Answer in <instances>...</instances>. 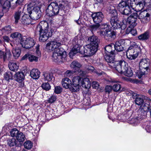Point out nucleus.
Returning <instances> with one entry per match:
<instances>
[{
    "instance_id": "nucleus-1",
    "label": "nucleus",
    "mask_w": 151,
    "mask_h": 151,
    "mask_svg": "<svg viewBox=\"0 0 151 151\" xmlns=\"http://www.w3.org/2000/svg\"><path fill=\"white\" fill-rule=\"evenodd\" d=\"M61 44L54 39L48 42L46 45V48L51 52L53 50L52 60L55 62H64L65 60L66 53L62 48H59Z\"/></svg>"
},
{
    "instance_id": "nucleus-2",
    "label": "nucleus",
    "mask_w": 151,
    "mask_h": 151,
    "mask_svg": "<svg viewBox=\"0 0 151 151\" xmlns=\"http://www.w3.org/2000/svg\"><path fill=\"white\" fill-rule=\"evenodd\" d=\"M48 26L47 22L46 21H42L40 24L37 27V29H39L40 37L39 40L41 42H44L47 41L48 38L52 35V32L48 29H43L42 27H47Z\"/></svg>"
},
{
    "instance_id": "nucleus-3",
    "label": "nucleus",
    "mask_w": 151,
    "mask_h": 151,
    "mask_svg": "<svg viewBox=\"0 0 151 151\" xmlns=\"http://www.w3.org/2000/svg\"><path fill=\"white\" fill-rule=\"evenodd\" d=\"M63 4H59L58 6L57 3L52 2L48 6L46 12L50 16H55L58 14L61 15L62 13L60 12L62 11V9H63Z\"/></svg>"
},
{
    "instance_id": "nucleus-4",
    "label": "nucleus",
    "mask_w": 151,
    "mask_h": 151,
    "mask_svg": "<svg viewBox=\"0 0 151 151\" xmlns=\"http://www.w3.org/2000/svg\"><path fill=\"white\" fill-rule=\"evenodd\" d=\"M133 44L127 51V58L130 60L135 59L137 57L138 53L141 52V49L139 46L137 45L135 42Z\"/></svg>"
},
{
    "instance_id": "nucleus-5",
    "label": "nucleus",
    "mask_w": 151,
    "mask_h": 151,
    "mask_svg": "<svg viewBox=\"0 0 151 151\" xmlns=\"http://www.w3.org/2000/svg\"><path fill=\"white\" fill-rule=\"evenodd\" d=\"M35 5V3L33 1L30 2L29 4V17L33 20L38 19L41 16L40 8L37 6H33Z\"/></svg>"
},
{
    "instance_id": "nucleus-6",
    "label": "nucleus",
    "mask_w": 151,
    "mask_h": 151,
    "mask_svg": "<svg viewBox=\"0 0 151 151\" xmlns=\"http://www.w3.org/2000/svg\"><path fill=\"white\" fill-rule=\"evenodd\" d=\"M127 94L129 96L132 95L133 98L135 99L134 101L135 104L138 106H143L145 100H149L150 99L145 95H140L136 93H134L131 91H130Z\"/></svg>"
},
{
    "instance_id": "nucleus-7",
    "label": "nucleus",
    "mask_w": 151,
    "mask_h": 151,
    "mask_svg": "<svg viewBox=\"0 0 151 151\" xmlns=\"http://www.w3.org/2000/svg\"><path fill=\"white\" fill-rule=\"evenodd\" d=\"M82 41L81 37L78 36L76 37L73 40V44L75 45L69 53V56L71 58H72L75 54L78 53H83V52L80 50Z\"/></svg>"
},
{
    "instance_id": "nucleus-8",
    "label": "nucleus",
    "mask_w": 151,
    "mask_h": 151,
    "mask_svg": "<svg viewBox=\"0 0 151 151\" xmlns=\"http://www.w3.org/2000/svg\"><path fill=\"white\" fill-rule=\"evenodd\" d=\"M110 12L115 15L111 16L110 19V22L111 25L114 29H118L120 28V22L118 20L116 10L114 9Z\"/></svg>"
},
{
    "instance_id": "nucleus-9",
    "label": "nucleus",
    "mask_w": 151,
    "mask_h": 151,
    "mask_svg": "<svg viewBox=\"0 0 151 151\" xmlns=\"http://www.w3.org/2000/svg\"><path fill=\"white\" fill-rule=\"evenodd\" d=\"M98 48V47L89 44L83 47V53L87 56H92L97 52Z\"/></svg>"
},
{
    "instance_id": "nucleus-10",
    "label": "nucleus",
    "mask_w": 151,
    "mask_h": 151,
    "mask_svg": "<svg viewBox=\"0 0 151 151\" xmlns=\"http://www.w3.org/2000/svg\"><path fill=\"white\" fill-rule=\"evenodd\" d=\"M11 136L15 137L18 141L20 142H23L25 140V137L23 133L18 130L16 128H14L10 132Z\"/></svg>"
},
{
    "instance_id": "nucleus-11",
    "label": "nucleus",
    "mask_w": 151,
    "mask_h": 151,
    "mask_svg": "<svg viewBox=\"0 0 151 151\" xmlns=\"http://www.w3.org/2000/svg\"><path fill=\"white\" fill-rule=\"evenodd\" d=\"M113 64V66H111L114 68L116 70L120 73H122V71L124 70V68L126 65L127 66V64H126V62L124 60H120L119 61H115L114 63L112 64Z\"/></svg>"
},
{
    "instance_id": "nucleus-12",
    "label": "nucleus",
    "mask_w": 151,
    "mask_h": 151,
    "mask_svg": "<svg viewBox=\"0 0 151 151\" xmlns=\"http://www.w3.org/2000/svg\"><path fill=\"white\" fill-rule=\"evenodd\" d=\"M149 108V106L148 104H144L143 106H141L137 111L138 118L141 120L146 117L147 111Z\"/></svg>"
},
{
    "instance_id": "nucleus-13",
    "label": "nucleus",
    "mask_w": 151,
    "mask_h": 151,
    "mask_svg": "<svg viewBox=\"0 0 151 151\" xmlns=\"http://www.w3.org/2000/svg\"><path fill=\"white\" fill-rule=\"evenodd\" d=\"M138 14L137 12L132 14L127 19V23H128L131 27H134L136 26Z\"/></svg>"
},
{
    "instance_id": "nucleus-14",
    "label": "nucleus",
    "mask_w": 151,
    "mask_h": 151,
    "mask_svg": "<svg viewBox=\"0 0 151 151\" xmlns=\"http://www.w3.org/2000/svg\"><path fill=\"white\" fill-rule=\"evenodd\" d=\"M94 22L99 24L102 22L104 16L101 12H95L91 15Z\"/></svg>"
},
{
    "instance_id": "nucleus-15",
    "label": "nucleus",
    "mask_w": 151,
    "mask_h": 151,
    "mask_svg": "<svg viewBox=\"0 0 151 151\" xmlns=\"http://www.w3.org/2000/svg\"><path fill=\"white\" fill-rule=\"evenodd\" d=\"M102 34L105 39L109 41H113L116 37V33L111 29L106 32H102Z\"/></svg>"
},
{
    "instance_id": "nucleus-16",
    "label": "nucleus",
    "mask_w": 151,
    "mask_h": 151,
    "mask_svg": "<svg viewBox=\"0 0 151 151\" xmlns=\"http://www.w3.org/2000/svg\"><path fill=\"white\" fill-rule=\"evenodd\" d=\"M150 65V60L148 59H141L139 64V69L141 70L143 69L147 71Z\"/></svg>"
},
{
    "instance_id": "nucleus-17",
    "label": "nucleus",
    "mask_w": 151,
    "mask_h": 151,
    "mask_svg": "<svg viewBox=\"0 0 151 151\" xmlns=\"http://www.w3.org/2000/svg\"><path fill=\"white\" fill-rule=\"evenodd\" d=\"M12 55L10 50L4 52L0 50V59H2L4 62L11 59Z\"/></svg>"
},
{
    "instance_id": "nucleus-18",
    "label": "nucleus",
    "mask_w": 151,
    "mask_h": 151,
    "mask_svg": "<svg viewBox=\"0 0 151 151\" xmlns=\"http://www.w3.org/2000/svg\"><path fill=\"white\" fill-rule=\"evenodd\" d=\"M124 40L123 39L117 41L115 44H114V49L119 52L122 51L124 50Z\"/></svg>"
},
{
    "instance_id": "nucleus-19",
    "label": "nucleus",
    "mask_w": 151,
    "mask_h": 151,
    "mask_svg": "<svg viewBox=\"0 0 151 151\" xmlns=\"http://www.w3.org/2000/svg\"><path fill=\"white\" fill-rule=\"evenodd\" d=\"M100 31L98 33L101 36H103L102 32H106L111 29L110 26L107 23H101L100 24Z\"/></svg>"
},
{
    "instance_id": "nucleus-20",
    "label": "nucleus",
    "mask_w": 151,
    "mask_h": 151,
    "mask_svg": "<svg viewBox=\"0 0 151 151\" xmlns=\"http://www.w3.org/2000/svg\"><path fill=\"white\" fill-rule=\"evenodd\" d=\"M104 58L106 61L108 63V65L111 67L113 66V64H112L114 63L115 62L114 54H105L104 56Z\"/></svg>"
},
{
    "instance_id": "nucleus-21",
    "label": "nucleus",
    "mask_w": 151,
    "mask_h": 151,
    "mask_svg": "<svg viewBox=\"0 0 151 151\" xmlns=\"http://www.w3.org/2000/svg\"><path fill=\"white\" fill-rule=\"evenodd\" d=\"M88 40L90 42V44L98 47L99 40L97 36L95 35L90 36L88 38Z\"/></svg>"
},
{
    "instance_id": "nucleus-22",
    "label": "nucleus",
    "mask_w": 151,
    "mask_h": 151,
    "mask_svg": "<svg viewBox=\"0 0 151 151\" xmlns=\"http://www.w3.org/2000/svg\"><path fill=\"white\" fill-rule=\"evenodd\" d=\"M104 49L105 54H114L115 51L114 44L112 43L106 46L104 48Z\"/></svg>"
},
{
    "instance_id": "nucleus-23",
    "label": "nucleus",
    "mask_w": 151,
    "mask_h": 151,
    "mask_svg": "<svg viewBox=\"0 0 151 151\" xmlns=\"http://www.w3.org/2000/svg\"><path fill=\"white\" fill-rule=\"evenodd\" d=\"M81 66V64L76 61H73L71 63L70 65V67L71 69L76 72L78 71V70H79Z\"/></svg>"
},
{
    "instance_id": "nucleus-24",
    "label": "nucleus",
    "mask_w": 151,
    "mask_h": 151,
    "mask_svg": "<svg viewBox=\"0 0 151 151\" xmlns=\"http://www.w3.org/2000/svg\"><path fill=\"white\" fill-rule=\"evenodd\" d=\"M40 72L37 69H33L30 71V76L33 79H37L40 77Z\"/></svg>"
},
{
    "instance_id": "nucleus-25",
    "label": "nucleus",
    "mask_w": 151,
    "mask_h": 151,
    "mask_svg": "<svg viewBox=\"0 0 151 151\" xmlns=\"http://www.w3.org/2000/svg\"><path fill=\"white\" fill-rule=\"evenodd\" d=\"M43 76V79L45 81H52L53 78L52 74L48 72H44Z\"/></svg>"
},
{
    "instance_id": "nucleus-26",
    "label": "nucleus",
    "mask_w": 151,
    "mask_h": 151,
    "mask_svg": "<svg viewBox=\"0 0 151 151\" xmlns=\"http://www.w3.org/2000/svg\"><path fill=\"white\" fill-rule=\"evenodd\" d=\"M62 84L63 86L65 88H70L71 84V81L68 78H65L62 80Z\"/></svg>"
},
{
    "instance_id": "nucleus-27",
    "label": "nucleus",
    "mask_w": 151,
    "mask_h": 151,
    "mask_svg": "<svg viewBox=\"0 0 151 151\" xmlns=\"http://www.w3.org/2000/svg\"><path fill=\"white\" fill-rule=\"evenodd\" d=\"M24 75L22 72H18L14 75V78L16 80L19 82H21L23 80Z\"/></svg>"
},
{
    "instance_id": "nucleus-28",
    "label": "nucleus",
    "mask_w": 151,
    "mask_h": 151,
    "mask_svg": "<svg viewBox=\"0 0 151 151\" xmlns=\"http://www.w3.org/2000/svg\"><path fill=\"white\" fill-rule=\"evenodd\" d=\"M126 65L124 68V70L122 71L121 74L123 73L125 76L128 77H131L133 75V73L132 69L130 67H128Z\"/></svg>"
},
{
    "instance_id": "nucleus-29",
    "label": "nucleus",
    "mask_w": 151,
    "mask_h": 151,
    "mask_svg": "<svg viewBox=\"0 0 151 151\" xmlns=\"http://www.w3.org/2000/svg\"><path fill=\"white\" fill-rule=\"evenodd\" d=\"M149 37L150 35L149 32L146 31L139 35L138 37V38L139 40L143 41L148 40Z\"/></svg>"
},
{
    "instance_id": "nucleus-30",
    "label": "nucleus",
    "mask_w": 151,
    "mask_h": 151,
    "mask_svg": "<svg viewBox=\"0 0 151 151\" xmlns=\"http://www.w3.org/2000/svg\"><path fill=\"white\" fill-rule=\"evenodd\" d=\"M81 85L83 88H89L91 86V82L88 78H85L82 80L81 81Z\"/></svg>"
},
{
    "instance_id": "nucleus-31",
    "label": "nucleus",
    "mask_w": 151,
    "mask_h": 151,
    "mask_svg": "<svg viewBox=\"0 0 151 151\" xmlns=\"http://www.w3.org/2000/svg\"><path fill=\"white\" fill-rule=\"evenodd\" d=\"M135 8L137 11L139 12L141 11L144 8L145 4L144 0H139V1L136 4Z\"/></svg>"
},
{
    "instance_id": "nucleus-32",
    "label": "nucleus",
    "mask_w": 151,
    "mask_h": 151,
    "mask_svg": "<svg viewBox=\"0 0 151 151\" xmlns=\"http://www.w3.org/2000/svg\"><path fill=\"white\" fill-rule=\"evenodd\" d=\"M7 144L10 147L15 146L16 147L19 146V143L16 139L14 138L9 139L7 140Z\"/></svg>"
},
{
    "instance_id": "nucleus-33",
    "label": "nucleus",
    "mask_w": 151,
    "mask_h": 151,
    "mask_svg": "<svg viewBox=\"0 0 151 151\" xmlns=\"http://www.w3.org/2000/svg\"><path fill=\"white\" fill-rule=\"evenodd\" d=\"M21 52V50L18 48H14L12 50L13 56L15 59L18 58L20 56Z\"/></svg>"
},
{
    "instance_id": "nucleus-34",
    "label": "nucleus",
    "mask_w": 151,
    "mask_h": 151,
    "mask_svg": "<svg viewBox=\"0 0 151 151\" xmlns=\"http://www.w3.org/2000/svg\"><path fill=\"white\" fill-rule=\"evenodd\" d=\"M9 69L14 71H16L19 68V66L16 63L9 62Z\"/></svg>"
},
{
    "instance_id": "nucleus-35",
    "label": "nucleus",
    "mask_w": 151,
    "mask_h": 151,
    "mask_svg": "<svg viewBox=\"0 0 151 151\" xmlns=\"http://www.w3.org/2000/svg\"><path fill=\"white\" fill-rule=\"evenodd\" d=\"M131 8L129 6H126L125 7L122 9V11H119L122 14L125 15H128L131 13Z\"/></svg>"
},
{
    "instance_id": "nucleus-36",
    "label": "nucleus",
    "mask_w": 151,
    "mask_h": 151,
    "mask_svg": "<svg viewBox=\"0 0 151 151\" xmlns=\"http://www.w3.org/2000/svg\"><path fill=\"white\" fill-rule=\"evenodd\" d=\"M127 6L126 0H122L119 3L117 9L119 11H122V9Z\"/></svg>"
},
{
    "instance_id": "nucleus-37",
    "label": "nucleus",
    "mask_w": 151,
    "mask_h": 151,
    "mask_svg": "<svg viewBox=\"0 0 151 151\" xmlns=\"http://www.w3.org/2000/svg\"><path fill=\"white\" fill-rule=\"evenodd\" d=\"M10 37L13 38H17L21 41L22 39V35L18 32H15L12 34Z\"/></svg>"
},
{
    "instance_id": "nucleus-38",
    "label": "nucleus",
    "mask_w": 151,
    "mask_h": 151,
    "mask_svg": "<svg viewBox=\"0 0 151 151\" xmlns=\"http://www.w3.org/2000/svg\"><path fill=\"white\" fill-rule=\"evenodd\" d=\"M70 90L73 92H77L79 91L80 85L78 84H75L73 83V84L70 86Z\"/></svg>"
},
{
    "instance_id": "nucleus-39",
    "label": "nucleus",
    "mask_w": 151,
    "mask_h": 151,
    "mask_svg": "<svg viewBox=\"0 0 151 151\" xmlns=\"http://www.w3.org/2000/svg\"><path fill=\"white\" fill-rule=\"evenodd\" d=\"M21 13V11L19 10L17 12H16L15 13L14 17L15 20V23L16 24L18 23L19 20L20 19Z\"/></svg>"
},
{
    "instance_id": "nucleus-40",
    "label": "nucleus",
    "mask_w": 151,
    "mask_h": 151,
    "mask_svg": "<svg viewBox=\"0 0 151 151\" xmlns=\"http://www.w3.org/2000/svg\"><path fill=\"white\" fill-rule=\"evenodd\" d=\"M100 24L96 23V24L90 25L89 26V28L91 32L93 33L95 32L99 28Z\"/></svg>"
},
{
    "instance_id": "nucleus-41",
    "label": "nucleus",
    "mask_w": 151,
    "mask_h": 151,
    "mask_svg": "<svg viewBox=\"0 0 151 151\" xmlns=\"http://www.w3.org/2000/svg\"><path fill=\"white\" fill-rule=\"evenodd\" d=\"M82 81L81 78L79 76H76L73 77V83L79 85L81 83Z\"/></svg>"
},
{
    "instance_id": "nucleus-42",
    "label": "nucleus",
    "mask_w": 151,
    "mask_h": 151,
    "mask_svg": "<svg viewBox=\"0 0 151 151\" xmlns=\"http://www.w3.org/2000/svg\"><path fill=\"white\" fill-rule=\"evenodd\" d=\"M21 21L22 23L24 24H28V15L25 14L22 17Z\"/></svg>"
},
{
    "instance_id": "nucleus-43",
    "label": "nucleus",
    "mask_w": 151,
    "mask_h": 151,
    "mask_svg": "<svg viewBox=\"0 0 151 151\" xmlns=\"http://www.w3.org/2000/svg\"><path fill=\"white\" fill-rule=\"evenodd\" d=\"M4 77L6 80L8 81L9 80L12 79L13 74L11 72L8 71L4 74Z\"/></svg>"
},
{
    "instance_id": "nucleus-44",
    "label": "nucleus",
    "mask_w": 151,
    "mask_h": 151,
    "mask_svg": "<svg viewBox=\"0 0 151 151\" xmlns=\"http://www.w3.org/2000/svg\"><path fill=\"white\" fill-rule=\"evenodd\" d=\"M150 14L147 12V14L145 16H144V18H141L140 19L141 22L143 23H147L150 19Z\"/></svg>"
},
{
    "instance_id": "nucleus-45",
    "label": "nucleus",
    "mask_w": 151,
    "mask_h": 151,
    "mask_svg": "<svg viewBox=\"0 0 151 151\" xmlns=\"http://www.w3.org/2000/svg\"><path fill=\"white\" fill-rule=\"evenodd\" d=\"M41 87L43 89L46 91H49L51 88L50 85L47 82L43 83L41 85Z\"/></svg>"
},
{
    "instance_id": "nucleus-46",
    "label": "nucleus",
    "mask_w": 151,
    "mask_h": 151,
    "mask_svg": "<svg viewBox=\"0 0 151 151\" xmlns=\"http://www.w3.org/2000/svg\"><path fill=\"white\" fill-rule=\"evenodd\" d=\"M21 44L22 46L26 49L28 48V40L26 38V40H23L21 42Z\"/></svg>"
},
{
    "instance_id": "nucleus-47",
    "label": "nucleus",
    "mask_w": 151,
    "mask_h": 151,
    "mask_svg": "<svg viewBox=\"0 0 151 151\" xmlns=\"http://www.w3.org/2000/svg\"><path fill=\"white\" fill-rule=\"evenodd\" d=\"M126 1L127 6L134 9V5L136 4V3H134L135 0H126Z\"/></svg>"
},
{
    "instance_id": "nucleus-48",
    "label": "nucleus",
    "mask_w": 151,
    "mask_h": 151,
    "mask_svg": "<svg viewBox=\"0 0 151 151\" xmlns=\"http://www.w3.org/2000/svg\"><path fill=\"white\" fill-rule=\"evenodd\" d=\"M121 88V85L118 83L114 84L112 87V90L115 92L119 91Z\"/></svg>"
},
{
    "instance_id": "nucleus-49",
    "label": "nucleus",
    "mask_w": 151,
    "mask_h": 151,
    "mask_svg": "<svg viewBox=\"0 0 151 151\" xmlns=\"http://www.w3.org/2000/svg\"><path fill=\"white\" fill-rule=\"evenodd\" d=\"M146 71H146V70H145L143 69V70H141L139 69V72L137 73V74L139 78H140L142 77L143 76H144L145 74H147V73H146Z\"/></svg>"
},
{
    "instance_id": "nucleus-50",
    "label": "nucleus",
    "mask_w": 151,
    "mask_h": 151,
    "mask_svg": "<svg viewBox=\"0 0 151 151\" xmlns=\"http://www.w3.org/2000/svg\"><path fill=\"white\" fill-rule=\"evenodd\" d=\"M38 57L34 55H31L29 54V60L30 62H37L38 61Z\"/></svg>"
},
{
    "instance_id": "nucleus-51",
    "label": "nucleus",
    "mask_w": 151,
    "mask_h": 151,
    "mask_svg": "<svg viewBox=\"0 0 151 151\" xmlns=\"http://www.w3.org/2000/svg\"><path fill=\"white\" fill-rule=\"evenodd\" d=\"M10 1L6 0L5 1L3 5V8L4 9H9L11 6Z\"/></svg>"
},
{
    "instance_id": "nucleus-52",
    "label": "nucleus",
    "mask_w": 151,
    "mask_h": 151,
    "mask_svg": "<svg viewBox=\"0 0 151 151\" xmlns=\"http://www.w3.org/2000/svg\"><path fill=\"white\" fill-rule=\"evenodd\" d=\"M35 43V41L34 39L32 38H30V39L29 38V46H30V47H29V50L30 48H31L34 46Z\"/></svg>"
},
{
    "instance_id": "nucleus-53",
    "label": "nucleus",
    "mask_w": 151,
    "mask_h": 151,
    "mask_svg": "<svg viewBox=\"0 0 151 151\" xmlns=\"http://www.w3.org/2000/svg\"><path fill=\"white\" fill-rule=\"evenodd\" d=\"M2 29L4 32H5L7 33H8L11 32L12 29L10 26L8 25L3 28Z\"/></svg>"
},
{
    "instance_id": "nucleus-54",
    "label": "nucleus",
    "mask_w": 151,
    "mask_h": 151,
    "mask_svg": "<svg viewBox=\"0 0 151 151\" xmlns=\"http://www.w3.org/2000/svg\"><path fill=\"white\" fill-rule=\"evenodd\" d=\"M62 91V88L60 86H58L55 87V92L57 94H59Z\"/></svg>"
},
{
    "instance_id": "nucleus-55",
    "label": "nucleus",
    "mask_w": 151,
    "mask_h": 151,
    "mask_svg": "<svg viewBox=\"0 0 151 151\" xmlns=\"http://www.w3.org/2000/svg\"><path fill=\"white\" fill-rule=\"evenodd\" d=\"M75 72L74 70H68L65 73V75L66 76L70 77Z\"/></svg>"
},
{
    "instance_id": "nucleus-56",
    "label": "nucleus",
    "mask_w": 151,
    "mask_h": 151,
    "mask_svg": "<svg viewBox=\"0 0 151 151\" xmlns=\"http://www.w3.org/2000/svg\"><path fill=\"white\" fill-rule=\"evenodd\" d=\"M147 14V12L146 11L144 10L141 12L138 16L139 18L141 19V18H144V16H145Z\"/></svg>"
},
{
    "instance_id": "nucleus-57",
    "label": "nucleus",
    "mask_w": 151,
    "mask_h": 151,
    "mask_svg": "<svg viewBox=\"0 0 151 151\" xmlns=\"http://www.w3.org/2000/svg\"><path fill=\"white\" fill-rule=\"evenodd\" d=\"M145 129L147 132L149 133H151V122H150L145 127Z\"/></svg>"
},
{
    "instance_id": "nucleus-58",
    "label": "nucleus",
    "mask_w": 151,
    "mask_h": 151,
    "mask_svg": "<svg viewBox=\"0 0 151 151\" xmlns=\"http://www.w3.org/2000/svg\"><path fill=\"white\" fill-rule=\"evenodd\" d=\"M24 149H23L22 151H28V140H27L24 143Z\"/></svg>"
},
{
    "instance_id": "nucleus-59",
    "label": "nucleus",
    "mask_w": 151,
    "mask_h": 151,
    "mask_svg": "<svg viewBox=\"0 0 151 151\" xmlns=\"http://www.w3.org/2000/svg\"><path fill=\"white\" fill-rule=\"evenodd\" d=\"M56 99V96H52L49 98L48 101L49 103H52L55 101Z\"/></svg>"
},
{
    "instance_id": "nucleus-60",
    "label": "nucleus",
    "mask_w": 151,
    "mask_h": 151,
    "mask_svg": "<svg viewBox=\"0 0 151 151\" xmlns=\"http://www.w3.org/2000/svg\"><path fill=\"white\" fill-rule=\"evenodd\" d=\"M92 87L93 88L96 89H97L98 88L99 86V83L98 82L96 81H93L92 82Z\"/></svg>"
},
{
    "instance_id": "nucleus-61",
    "label": "nucleus",
    "mask_w": 151,
    "mask_h": 151,
    "mask_svg": "<svg viewBox=\"0 0 151 151\" xmlns=\"http://www.w3.org/2000/svg\"><path fill=\"white\" fill-rule=\"evenodd\" d=\"M140 119L137 118H134L131 119L130 123L131 124L137 123L139 122Z\"/></svg>"
},
{
    "instance_id": "nucleus-62",
    "label": "nucleus",
    "mask_w": 151,
    "mask_h": 151,
    "mask_svg": "<svg viewBox=\"0 0 151 151\" xmlns=\"http://www.w3.org/2000/svg\"><path fill=\"white\" fill-rule=\"evenodd\" d=\"M112 87L110 86H107L105 88V91L106 92L110 93L112 90Z\"/></svg>"
},
{
    "instance_id": "nucleus-63",
    "label": "nucleus",
    "mask_w": 151,
    "mask_h": 151,
    "mask_svg": "<svg viewBox=\"0 0 151 151\" xmlns=\"http://www.w3.org/2000/svg\"><path fill=\"white\" fill-rule=\"evenodd\" d=\"M122 15L121 16V17L122 18V22L123 23H127V19L128 18L127 16L128 15H124L123 14H122Z\"/></svg>"
},
{
    "instance_id": "nucleus-64",
    "label": "nucleus",
    "mask_w": 151,
    "mask_h": 151,
    "mask_svg": "<svg viewBox=\"0 0 151 151\" xmlns=\"http://www.w3.org/2000/svg\"><path fill=\"white\" fill-rule=\"evenodd\" d=\"M79 73V74L82 76H85L86 74V72L85 71L82 70L80 68L79 69V70H78L77 71Z\"/></svg>"
}]
</instances>
